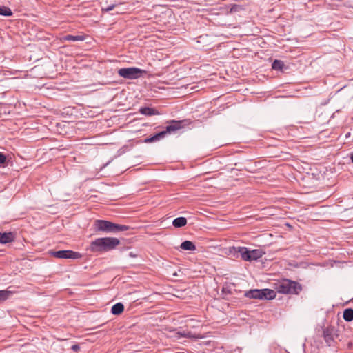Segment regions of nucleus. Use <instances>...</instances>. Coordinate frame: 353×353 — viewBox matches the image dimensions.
Returning <instances> with one entry per match:
<instances>
[{"label": "nucleus", "mask_w": 353, "mask_h": 353, "mask_svg": "<svg viewBox=\"0 0 353 353\" xmlns=\"http://www.w3.org/2000/svg\"><path fill=\"white\" fill-rule=\"evenodd\" d=\"M350 159H351L352 162L353 163V153L351 154V155H350Z\"/></svg>", "instance_id": "c85d7f7f"}, {"label": "nucleus", "mask_w": 353, "mask_h": 353, "mask_svg": "<svg viewBox=\"0 0 353 353\" xmlns=\"http://www.w3.org/2000/svg\"><path fill=\"white\" fill-rule=\"evenodd\" d=\"M85 39V37L82 35H71L67 34L63 37V41H83Z\"/></svg>", "instance_id": "a211bd4d"}, {"label": "nucleus", "mask_w": 353, "mask_h": 353, "mask_svg": "<svg viewBox=\"0 0 353 353\" xmlns=\"http://www.w3.org/2000/svg\"><path fill=\"white\" fill-rule=\"evenodd\" d=\"M52 254L59 259H79L81 256L79 252L72 250H59L52 253Z\"/></svg>", "instance_id": "39448f33"}, {"label": "nucleus", "mask_w": 353, "mask_h": 353, "mask_svg": "<svg viewBox=\"0 0 353 353\" xmlns=\"http://www.w3.org/2000/svg\"><path fill=\"white\" fill-rule=\"evenodd\" d=\"M94 228L96 232L106 233H117L121 231H126L130 228L128 225L117 224L105 220L94 221Z\"/></svg>", "instance_id": "f03ea898"}, {"label": "nucleus", "mask_w": 353, "mask_h": 353, "mask_svg": "<svg viewBox=\"0 0 353 353\" xmlns=\"http://www.w3.org/2000/svg\"><path fill=\"white\" fill-rule=\"evenodd\" d=\"M245 296L249 299H257L262 300V290H250L245 292Z\"/></svg>", "instance_id": "9d476101"}, {"label": "nucleus", "mask_w": 353, "mask_h": 353, "mask_svg": "<svg viewBox=\"0 0 353 353\" xmlns=\"http://www.w3.org/2000/svg\"><path fill=\"white\" fill-rule=\"evenodd\" d=\"M141 114L146 116L159 115V112L154 108L149 107H142L139 109Z\"/></svg>", "instance_id": "f8f14e48"}, {"label": "nucleus", "mask_w": 353, "mask_h": 353, "mask_svg": "<svg viewBox=\"0 0 353 353\" xmlns=\"http://www.w3.org/2000/svg\"><path fill=\"white\" fill-rule=\"evenodd\" d=\"M13 294L14 292L11 290H0V303L8 299Z\"/></svg>", "instance_id": "dca6fc26"}, {"label": "nucleus", "mask_w": 353, "mask_h": 353, "mask_svg": "<svg viewBox=\"0 0 353 353\" xmlns=\"http://www.w3.org/2000/svg\"><path fill=\"white\" fill-rule=\"evenodd\" d=\"M343 317L346 321H352L353 320V309L347 308L343 311Z\"/></svg>", "instance_id": "6ab92c4d"}, {"label": "nucleus", "mask_w": 353, "mask_h": 353, "mask_svg": "<svg viewBox=\"0 0 353 353\" xmlns=\"http://www.w3.org/2000/svg\"><path fill=\"white\" fill-rule=\"evenodd\" d=\"M284 67V63L281 60H274L272 64V69L275 70H281Z\"/></svg>", "instance_id": "412c9836"}, {"label": "nucleus", "mask_w": 353, "mask_h": 353, "mask_svg": "<svg viewBox=\"0 0 353 353\" xmlns=\"http://www.w3.org/2000/svg\"><path fill=\"white\" fill-rule=\"evenodd\" d=\"M187 123H189L187 120H172L170 122V125L166 126L165 130L167 133H171L181 129Z\"/></svg>", "instance_id": "0eeeda50"}, {"label": "nucleus", "mask_w": 353, "mask_h": 353, "mask_svg": "<svg viewBox=\"0 0 353 353\" xmlns=\"http://www.w3.org/2000/svg\"><path fill=\"white\" fill-rule=\"evenodd\" d=\"M157 141V139H156V138L154 137V135H153V136H152V137H148V138H147V139L145 140V141L146 143H151V142H154V141Z\"/></svg>", "instance_id": "393cba45"}, {"label": "nucleus", "mask_w": 353, "mask_h": 353, "mask_svg": "<svg viewBox=\"0 0 353 353\" xmlns=\"http://www.w3.org/2000/svg\"><path fill=\"white\" fill-rule=\"evenodd\" d=\"M275 289L281 294H298L301 290V285L289 279H284L275 284Z\"/></svg>", "instance_id": "7ed1b4c3"}, {"label": "nucleus", "mask_w": 353, "mask_h": 353, "mask_svg": "<svg viewBox=\"0 0 353 353\" xmlns=\"http://www.w3.org/2000/svg\"><path fill=\"white\" fill-rule=\"evenodd\" d=\"M187 224V219L185 217H177L172 221V225L175 228H181Z\"/></svg>", "instance_id": "2eb2a0df"}, {"label": "nucleus", "mask_w": 353, "mask_h": 353, "mask_svg": "<svg viewBox=\"0 0 353 353\" xmlns=\"http://www.w3.org/2000/svg\"><path fill=\"white\" fill-rule=\"evenodd\" d=\"M124 306L121 303L114 304L111 309V312L114 315H119L123 312Z\"/></svg>", "instance_id": "f3484780"}, {"label": "nucleus", "mask_w": 353, "mask_h": 353, "mask_svg": "<svg viewBox=\"0 0 353 353\" xmlns=\"http://www.w3.org/2000/svg\"><path fill=\"white\" fill-rule=\"evenodd\" d=\"M15 235L13 232H0V243H7L14 241Z\"/></svg>", "instance_id": "1a4fd4ad"}, {"label": "nucleus", "mask_w": 353, "mask_h": 353, "mask_svg": "<svg viewBox=\"0 0 353 353\" xmlns=\"http://www.w3.org/2000/svg\"><path fill=\"white\" fill-rule=\"evenodd\" d=\"M167 132L166 130H163V131H161L159 133H157L154 134V137L156 138V139L157 141L161 139H163L165 137V136L167 134Z\"/></svg>", "instance_id": "4be33fe9"}, {"label": "nucleus", "mask_w": 353, "mask_h": 353, "mask_svg": "<svg viewBox=\"0 0 353 353\" xmlns=\"http://www.w3.org/2000/svg\"><path fill=\"white\" fill-rule=\"evenodd\" d=\"M119 243L120 241L117 238H98L91 242L90 250L93 252H106L114 249Z\"/></svg>", "instance_id": "f257e3e1"}, {"label": "nucleus", "mask_w": 353, "mask_h": 353, "mask_svg": "<svg viewBox=\"0 0 353 353\" xmlns=\"http://www.w3.org/2000/svg\"><path fill=\"white\" fill-rule=\"evenodd\" d=\"M128 256L132 258H135L137 256V254L134 253L133 252H129Z\"/></svg>", "instance_id": "a878e982"}, {"label": "nucleus", "mask_w": 353, "mask_h": 353, "mask_svg": "<svg viewBox=\"0 0 353 353\" xmlns=\"http://www.w3.org/2000/svg\"><path fill=\"white\" fill-rule=\"evenodd\" d=\"M222 291L224 293H229V294L230 293V291L228 290V288L223 287V289H222Z\"/></svg>", "instance_id": "cd10ccee"}, {"label": "nucleus", "mask_w": 353, "mask_h": 353, "mask_svg": "<svg viewBox=\"0 0 353 353\" xmlns=\"http://www.w3.org/2000/svg\"><path fill=\"white\" fill-rule=\"evenodd\" d=\"M79 349V347L78 345H73L72 346V350H73L74 351H77Z\"/></svg>", "instance_id": "bb28decb"}, {"label": "nucleus", "mask_w": 353, "mask_h": 353, "mask_svg": "<svg viewBox=\"0 0 353 353\" xmlns=\"http://www.w3.org/2000/svg\"><path fill=\"white\" fill-rule=\"evenodd\" d=\"M181 249L183 250L193 251L196 250L195 245L190 241H185L180 245Z\"/></svg>", "instance_id": "4468645a"}, {"label": "nucleus", "mask_w": 353, "mask_h": 353, "mask_svg": "<svg viewBox=\"0 0 353 353\" xmlns=\"http://www.w3.org/2000/svg\"><path fill=\"white\" fill-rule=\"evenodd\" d=\"M229 252L235 256L236 254H240L243 260L250 261V250L245 247H231L229 248Z\"/></svg>", "instance_id": "423d86ee"}, {"label": "nucleus", "mask_w": 353, "mask_h": 353, "mask_svg": "<svg viewBox=\"0 0 353 353\" xmlns=\"http://www.w3.org/2000/svg\"><path fill=\"white\" fill-rule=\"evenodd\" d=\"M146 72H147L145 70L134 67L123 68L118 70V74L120 77L131 80L136 79Z\"/></svg>", "instance_id": "20e7f679"}, {"label": "nucleus", "mask_w": 353, "mask_h": 353, "mask_svg": "<svg viewBox=\"0 0 353 353\" xmlns=\"http://www.w3.org/2000/svg\"><path fill=\"white\" fill-rule=\"evenodd\" d=\"M276 293L271 289H262V300H272L276 297Z\"/></svg>", "instance_id": "9b49d317"}, {"label": "nucleus", "mask_w": 353, "mask_h": 353, "mask_svg": "<svg viewBox=\"0 0 353 353\" xmlns=\"http://www.w3.org/2000/svg\"><path fill=\"white\" fill-rule=\"evenodd\" d=\"M6 159V156L4 154L0 152V167L4 166Z\"/></svg>", "instance_id": "5701e85b"}, {"label": "nucleus", "mask_w": 353, "mask_h": 353, "mask_svg": "<svg viewBox=\"0 0 353 353\" xmlns=\"http://www.w3.org/2000/svg\"><path fill=\"white\" fill-rule=\"evenodd\" d=\"M13 14L12 10L8 7L0 5V15L3 17H10Z\"/></svg>", "instance_id": "aec40b11"}, {"label": "nucleus", "mask_w": 353, "mask_h": 353, "mask_svg": "<svg viewBox=\"0 0 353 353\" xmlns=\"http://www.w3.org/2000/svg\"><path fill=\"white\" fill-rule=\"evenodd\" d=\"M335 336L336 333L334 327H327L323 329V336L325 341L329 346H332L333 345Z\"/></svg>", "instance_id": "6e6552de"}, {"label": "nucleus", "mask_w": 353, "mask_h": 353, "mask_svg": "<svg viewBox=\"0 0 353 353\" xmlns=\"http://www.w3.org/2000/svg\"><path fill=\"white\" fill-rule=\"evenodd\" d=\"M115 7H116V4H111L110 6H108L105 8L103 7L102 8V11L103 12H108L110 11H112Z\"/></svg>", "instance_id": "b1692460"}, {"label": "nucleus", "mask_w": 353, "mask_h": 353, "mask_svg": "<svg viewBox=\"0 0 353 353\" xmlns=\"http://www.w3.org/2000/svg\"><path fill=\"white\" fill-rule=\"evenodd\" d=\"M264 254V252L259 249L250 250V261L260 259Z\"/></svg>", "instance_id": "ddd939ff"}]
</instances>
